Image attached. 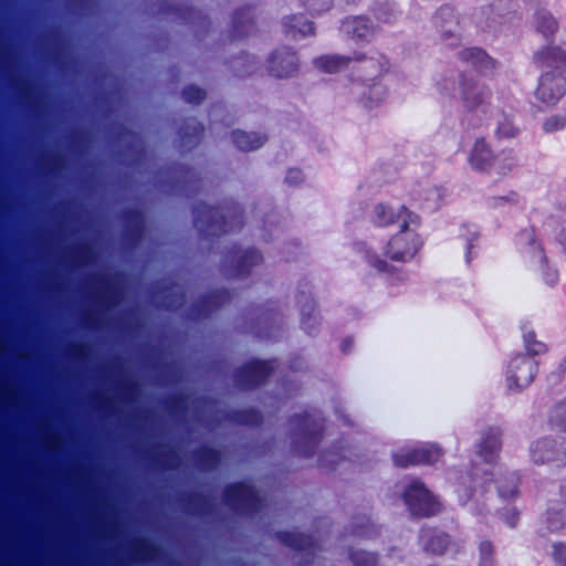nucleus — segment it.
<instances>
[{
    "label": "nucleus",
    "mask_w": 566,
    "mask_h": 566,
    "mask_svg": "<svg viewBox=\"0 0 566 566\" xmlns=\"http://www.w3.org/2000/svg\"><path fill=\"white\" fill-rule=\"evenodd\" d=\"M534 61L542 72H566V50L560 45H547L538 50Z\"/></svg>",
    "instance_id": "0eeeda50"
},
{
    "label": "nucleus",
    "mask_w": 566,
    "mask_h": 566,
    "mask_svg": "<svg viewBox=\"0 0 566 566\" xmlns=\"http://www.w3.org/2000/svg\"><path fill=\"white\" fill-rule=\"evenodd\" d=\"M554 447L549 440H539L531 446V458L535 463H544L554 459Z\"/></svg>",
    "instance_id": "f8f14e48"
},
{
    "label": "nucleus",
    "mask_w": 566,
    "mask_h": 566,
    "mask_svg": "<svg viewBox=\"0 0 566 566\" xmlns=\"http://www.w3.org/2000/svg\"><path fill=\"white\" fill-rule=\"evenodd\" d=\"M420 223L400 224L399 230L388 241L386 255L395 261L407 262L422 248L423 239L419 233Z\"/></svg>",
    "instance_id": "f03ea898"
},
{
    "label": "nucleus",
    "mask_w": 566,
    "mask_h": 566,
    "mask_svg": "<svg viewBox=\"0 0 566 566\" xmlns=\"http://www.w3.org/2000/svg\"><path fill=\"white\" fill-rule=\"evenodd\" d=\"M296 57L292 53L276 54L272 60L271 71L275 76H289L296 70Z\"/></svg>",
    "instance_id": "9b49d317"
},
{
    "label": "nucleus",
    "mask_w": 566,
    "mask_h": 566,
    "mask_svg": "<svg viewBox=\"0 0 566 566\" xmlns=\"http://www.w3.org/2000/svg\"><path fill=\"white\" fill-rule=\"evenodd\" d=\"M382 20H384L385 22H389V19H388V18H382Z\"/></svg>",
    "instance_id": "2f4dec72"
},
{
    "label": "nucleus",
    "mask_w": 566,
    "mask_h": 566,
    "mask_svg": "<svg viewBox=\"0 0 566 566\" xmlns=\"http://www.w3.org/2000/svg\"><path fill=\"white\" fill-rule=\"evenodd\" d=\"M488 448L490 449L491 453H494L495 451L499 450L500 448V442H499V439L497 437H492V439L490 440V443L488 446Z\"/></svg>",
    "instance_id": "c756f323"
},
{
    "label": "nucleus",
    "mask_w": 566,
    "mask_h": 566,
    "mask_svg": "<svg viewBox=\"0 0 566 566\" xmlns=\"http://www.w3.org/2000/svg\"><path fill=\"white\" fill-rule=\"evenodd\" d=\"M548 523H549V528L552 531H557L563 526V523H559L557 520H555L554 516H549Z\"/></svg>",
    "instance_id": "7c9ffc66"
},
{
    "label": "nucleus",
    "mask_w": 566,
    "mask_h": 566,
    "mask_svg": "<svg viewBox=\"0 0 566 566\" xmlns=\"http://www.w3.org/2000/svg\"><path fill=\"white\" fill-rule=\"evenodd\" d=\"M405 502L410 512L417 516H429L440 510V503L423 486L422 483L413 481L405 492Z\"/></svg>",
    "instance_id": "39448f33"
},
{
    "label": "nucleus",
    "mask_w": 566,
    "mask_h": 566,
    "mask_svg": "<svg viewBox=\"0 0 566 566\" xmlns=\"http://www.w3.org/2000/svg\"><path fill=\"white\" fill-rule=\"evenodd\" d=\"M291 28L302 35H307L313 32L312 23L308 21H301V19H297L296 23L292 24Z\"/></svg>",
    "instance_id": "a878e982"
},
{
    "label": "nucleus",
    "mask_w": 566,
    "mask_h": 566,
    "mask_svg": "<svg viewBox=\"0 0 566 566\" xmlns=\"http://www.w3.org/2000/svg\"><path fill=\"white\" fill-rule=\"evenodd\" d=\"M566 93V78L558 72H542L534 96L544 106L556 105Z\"/></svg>",
    "instance_id": "20e7f679"
},
{
    "label": "nucleus",
    "mask_w": 566,
    "mask_h": 566,
    "mask_svg": "<svg viewBox=\"0 0 566 566\" xmlns=\"http://www.w3.org/2000/svg\"><path fill=\"white\" fill-rule=\"evenodd\" d=\"M371 221L379 227L391 224L421 223L420 217L402 205L379 202L375 205L371 212Z\"/></svg>",
    "instance_id": "7ed1b4c3"
},
{
    "label": "nucleus",
    "mask_w": 566,
    "mask_h": 566,
    "mask_svg": "<svg viewBox=\"0 0 566 566\" xmlns=\"http://www.w3.org/2000/svg\"><path fill=\"white\" fill-rule=\"evenodd\" d=\"M479 566H496L491 543L482 542L479 547Z\"/></svg>",
    "instance_id": "f3484780"
},
{
    "label": "nucleus",
    "mask_w": 566,
    "mask_h": 566,
    "mask_svg": "<svg viewBox=\"0 0 566 566\" xmlns=\"http://www.w3.org/2000/svg\"><path fill=\"white\" fill-rule=\"evenodd\" d=\"M233 142L242 150H253L262 146L264 138L255 133L234 132Z\"/></svg>",
    "instance_id": "ddd939ff"
},
{
    "label": "nucleus",
    "mask_w": 566,
    "mask_h": 566,
    "mask_svg": "<svg viewBox=\"0 0 566 566\" xmlns=\"http://www.w3.org/2000/svg\"><path fill=\"white\" fill-rule=\"evenodd\" d=\"M302 171L298 169H291L286 175V181L290 184H296L302 180Z\"/></svg>",
    "instance_id": "c85d7f7f"
},
{
    "label": "nucleus",
    "mask_w": 566,
    "mask_h": 566,
    "mask_svg": "<svg viewBox=\"0 0 566 566\" xmlns=\"http://www.w3.org/2000/svg\"><path fill=\"white\" fill-rule=\"evenodd\" d=\"M566 126V114H556L549 116L543 124V129L547 133H554Z\"/></svg>",
    "instance_id": "6ab92c4d"
},
{
    "label": "nucleus",
    "mask_w": 566,
    "mask_h": 566,
    "mask_svg": "<svg viewBox=\"0 0 566 566\" xmlns=\"http://www.w3.org/2000/svg\"><path fill=\"white\" fill-rule=\"evenodd\" d=\"M553 558L558 566H566V545H553Z\"/></svg>",
    "instance_id": "5701e85b"
},
{
    "label": "nucleus",
    "mask_w": 566,
    "mask_h": 566,
    "mask_svg": "<svg viewBox=\"0 0 566 566\" xmlns=\"http://www.w3.org/2000/svg\"><path fill=\"white\" fill-rule=\"evenodd\" d=\"M315 66L325 73L350 69L355 76L352 93L366 108H374L388 97V88L380 80V75L387 70V62L384 59L324 55L315 60Z\"/></svg>",
    "instance_id": "f257e3e1"
},
{
    "label": "nucleus",
    "mask_w": 566,
    "mask_h": 566,
    "mask_svg": "<svg viewBox=\"0 0 566 566\" xmlns=\"http://www.w3.org/2000/svg\"><path fill=\"white\" fill-rule=\"evenodd\" d=\"M524 344L528 354L542 355L546 352V345L539 340H536L535 335L531 332L524 335Z\"/></svg>",
    "instance_id": "a211bd4d"
},
{
    "label": "nucleus",
    "mask_w": 566,
    "mask_h": 566,
    "mask_svg": "<svg viewBox=\"0 0 566 566\" xmlns=\"http://www.w3.org/2000/svg\"><path fill=\"white\" fill-rule=\"evenodd\" d=\"M303 4L310 11L321 13L331 7L332 0H303Z\"/></svg>",
    "instance_id": "412c9836"
},
{
    "label": "nucleus",
    "mask_w": 566,
    "mask_h": 566,
    "mask_svg": "<svg viewBox=\"0 0 566 566\" xmlns=\"http://www.w3.org/2000/svg\"><path fill=\"white\" fill-rule=\"evenodd\" d=\"M437 24L440 25L447 33H454L459 24L457 13L452 8H441L437 15Z\"/></svg>",
    "instance_id": "2eb2a0df"
},
{
    "label": "nucleus",
    "mask_w": 566,
    "mask_h": 566,
    "mask_svg": "<svg viewBox=\"0 0 566 566\" xmlns=\"http://www.w3.org/2000/svg\"><path fill=\"white\" fill-rule=\"evenodd\" d=\"M490 98V92L479 87H473L470 93L464 97L465 104L469 108H478L483 106Z\"/></svg>",
    "instance_id": "dca6fc26"
},
{
    "label": "nucleus",
    "mask_w": 566,
    "mask_h": 566,
    "mask_svg": "<svg viewBox=\"0 0 566 566\" xmlns=\"http://www.w3.org/2000/svg\"><path fill=\"white\" fill-rule=\"evenodd\" d=\"M536 374V364L525 356H516L511 359L507 371L506 382L510 390L518 391L527 387Z\"/></svg>",
    "instance_id": "423d86ee"
},
{
    "label": "nucleus",
    "mask_w": 566,
    "mask_h": 566,
    "mask_svg": "<svg viewBox=\"0 0 566 566\" xmlns=\"http://www.w3.org/2000/svg\"><path fill=\"white\" fill-rule=\"evenodd\" d=\"M440 457V450L433 444H422L412 451H399L394 459L397 465L406 467L418 463H433Z\"/></svg>",
    "instance_id": "1a4fd4ad"
},
{
    "label": "nucleus",
    "mask_w": 566,
    "mask_h": 566,
    "mask_svg": "<svg viewBox=\"0 0 566 566\" xmlns=\"http://www.w3.org/2000/svg\"><path fill=\"white\" fill-rule=\"evenodd\" d=\"M343 29L346 33H350L358 38H365L371 32L369 21L363 17H355L346 20L343 23Z\"/></svg>",
    "instance_id": "4468645a"
},
{
    "label": "nucleus",
    "mask_w": 566,
    "mask_h": 566,
    "mask_svg": "<svg viewBox=\"0 0 566 566\" xmlns=\"http://www.w3.org/2000/svg\"><path fill=\"white\" fill-rule=\"evenodd\" d=\"M449 539L446 535L441 534L428 542L427 548L436 554H441L447 549Z\"/></svg>",
    "instance_id": "aec40b11"
},
{
    "label": "nucleus",
    "mask_w": 566,
    "mask_h": 566,
    "mask_svg": "<svg viewBox=\"0 0 566 566\" xmlns=\"http://www.w3.org/2000/svg\"><path fill=\"white\" fill-rule=\"evenodd\" d=\"M523 253L525 258L537 268L548 285H554L558 281L556 269L547 263L544 251L536 240L531 239L528 247Z\"/></svg>",
    "instance_id": "6e6552de"
},
{
    "label": "nucleus",
    "mask_w": 566,
    "mask_h": 566,
    "mask_svg": "<svg viewBox=\"0 0 566 566\" xmlns=\"http://www.w3.org/2000/svg\"><path fill=\"white\" fill-rule=\"evenodd\" d=\"M476 62L485 69L493 67L495 64L494 60L486 55L483 51H476Z\"/></svg>",
    "instance_id": "cd10ccee"
},
{
    "label": "nucleus",
    "mask_w": 566,
    "mask_h": 566,
    "mask_svg": "<svg viewBox=\"0 0 566 566\" xmlns=\"http://www.w3.org/2000/svg\"><path fill=\"white\" fill-rule=\"evenodd\" d=\"M518 129L513 124L506 122L499 126L497 135L501 137H514L517 134Z\"/></svg>",
    "instance_id": "393cba45"
},
{
    "label": "nucleus",
    "mask_w": 566,
    "mask_h": 566,
    "mask_svg": "<svg viewBox=\"0 0 566 566\" xmlns=\"http://www.w3.org/2000/svg\"><path fill=\"white\" fill-rule=\"evenodd\" d=\"M495 161L494 154L483 138H476L469 154V165L478 171L490 170Z\"/></svg>",
    "instance_id": "9d476101"
},
{
    "label": "nucleus",
    "mask_w": 566,
    "mask_h": 566,
    "mask_svg": "<svg viewBox=\"0 0 566 566\" xmlns=\"http://www.w3.org/2000/svg\"><path fill=\"white\" fill-rule=\"evenodd\" d=\"M185 98L191 103H197L202 99L203 92L198 87H189L185 92Z\"/></svg>",
    "instance_id": "bb28decb"
},
{
    "label": "nucleus",
    "mask_w": 566,
    "mask_h": 566,
    "mask_svg": "<svg viewBox=\"0 0 566 566\" xmlns=\"http://www.w3.org/2000/svg\"><path fill=\"white\" fill-rule=\"evenodd\" d=\"M538 28L545 35H552L557 30V22L551 15H543Z\"/></svg>",
    "instance_id": "4be33fe9"
},
{
    "label": "nucleus",
    "mask_w": 566,
    "mask_h": 566,
    "mask_svg": "<svg viewBox=\"0 0 566 566\" xmlns=\"http://www.w3.org/2000/svg\"><path fill=\"white\" fill-rule=\"evenodd\" d=\"M366 260L379 273L389 271L387 263L374 253H367Z\"/></svg>",
    "instance_id": "b1692460"
}]
</instances>
